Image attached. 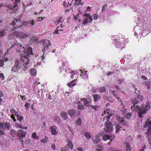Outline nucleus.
Returning a JSON list of instances; mask_svg holds the SVG:
<instances>
[{"label":"nucleus","mask_w":151,"mask_h":151,"mask_svg":"<svg viewBox=\"0 0 151 151\" xmlns=\"http://www.w3.org/2000/svg\"><path fill=\"white\" fill-rule=\"evenodd\" d=\"M10 111L11 113L14 114L16 112V111L15 109H11L10 110Z\"/></svg>","instance_id":"obj_49"},{"label":"nucleus","mask_w":151,"mask_h":151,"mask_svg":"<svg viewBox=\"0 0 151 151\" xmlns=\"http://www.w3.org/2000/svg\"><path fill=\"white\" fill-rule=\"evenodd\" d=\"M23 139L21 138V137H20V139H19V140L21 141V142L22 144V146H23L24 145V140Z\"/></svg>","instance_id":"obj_52"},{"label":"nucleus","mask_w":151,"mask_h":151,"mask_svg":"<svg viewBox=\"0 0 151 151\" xmlns=\"http://www.w3.org/2000/svg\"><path fill=\"white\" fill-rule=\"evenodd\" d=\"M125 147L126 151H130L131 150V146L128 143L126 144Z\"/></svg>","instance_id":"obj_18"},{"label":"nucleus","mask_w":151,"mask_h":151,"mask_svg":"<svg viewBox=\"0 0 151 151\" xmlns=\"http://www.w3.org/2000/svg\"><path fill=\"white\" fill-rule=\"evenodd\" d=\"M50 129L52 133L55 135H56L57 134L58 132L55 130V129L54 126H52L50 127Z\"/></svg>","instance_id":"obj_15"},{"label":"nucleus","mask_w":151,"mask_h":151,"mask_svg":"<svg viewBox=\"0 0 151 151\" xmlns=\"http://www.w3.org/2000/svg\"><path fill=\"white\" fill-rule=\"evenodd\" d=\"M91 91L93 93H95L96 92V89L95 88H93L92 89V90H91Z\"/></svg>","instance_id":"obj_56"},{"label":"nucleus","mask_w":151,"mask_h":151,"mask_svg":"<svg viewBox=\"0 0 151 151\" xmlns=\"http://www.w3.org/2000/svg\"><path fill=\"white\" fill-rule=\"evenodd\" d=\"M21 17H22V16L20 17L18 19V18L16 19H15V20L13 22V23L12 24V25H15L17 22L20 21H21Z\"/></svg>","instance_id":"obj_19"},{"label":"nucleus","mask_w":151,"mask_h":151,"mask_svg":"<svg viewBox=\"0 0 151 151\" xmlns=\"http://www.w3.org/2000/svg\"><path fill=\"white\" fill-rule=\"evenodd\" d=\"M78 109L79 110L83 109H84V106L82 105H81V103L79 102L78 103Z\"/></svg>","instance_id":"obj_20"},{"label":"nucleus","mask_w":151,"mask_h":151,"mask_svg":"<svg viewBox=\"0 0 151 151\" xmlns=\"http://www.w3.org/2000/svg\"><path fill=\"white\" fill-rule=\"evenodd\" d=\"M4 61L3 60H0V67L4 65Z\"/></svg>","instance_id":"obj_47"},{"label":"nucleus","mask_w":151,"mask_h":151,"mask_svg":"<svg viewBox=\"0 0 151 151\" xmlns=\"http://www.w3.org/2000/svg\"><path fill=\"white\" fill-rule=\"evenodd\" d=\"M107 5L106 4L104 5L102 7L101 12H104L105 10L107 7Z\"/></svg>","instance_id":"obj_35"},{"label":"nucleus","mask_w":151,"mask_h":151,"mask_svg":"<svg viewBox=\"0 0 151 151\" xmlns=\"http://www.w3.org/2000/svg\"><path fill=\"white\" fill-rule=\"evenodd\" d=\"M31 55H33V54L32 48L31 47H28L26 50L23 51L22 53L21 60L24 63V71L27 68V65L29 63V59L28 57Z\"/></svg>","instance_id":"obj_2"},{"label":"nucleus","mask_w":151,"mask_h":151,"mask_svg":"<svg viewBox=\"0 0 151 151\" xmlns=\"http://www.w3.org/2000/svg\"><path fill=\"white\" fill-rule=\"evenodd\" d=\"M118 120L120 122H123L124 120V117H119L118 119Z\"/></svg>","instance_id":"obj_33"},{"label":"nucleus","mask_w":151,"mask_h":151,"mask_svg":"<svg viewBox=\"0 0 151 151\" xmlns=\"http://www.w3.org/2000/svg\"><path fill=\"white\" fill-rule=\"evenodd\" d=\"M15 1V4H17L18 5V4L20 3V0H14Z\"/></svg>","instance_id":"obj_54"},{"label":"nucleus","mask_w":151,"mask_h":151,"mask_svg":"<svg viewBox=\"0 0 151 151\" xmlns=\"http://www.w3.org/2000/svg\"><path fill=\"white\" fill-rule=\"evenodd\" d=\"M31 74L32 75H35L36 74V70L35 69H32L31 70Z\"/></svg>","instance_id":"obj_36"},{"label":"nucleus","mask_w":151,"mask_h":151,"mask_svg":"<svg viewBox=\"0 0 151 151\" xmlns=\"http://www.w3.org/2000/svg\"><path fill=\"white\" fill-rule=\"evenodd\" d=\"M19 61L18 60H17L14 66V67L18 70L20 68V67L19 66Z\"/></svg>","instance_id":"obj_17"},{"label":"nucleus","mask_w":151,"mask_h":151,"mask_svg":"<svg viewBox=\"0 0 151 151\" xmlns=\"http://www.w3.org/2000/svg\"><path fill=\"white\" fill-rule=\"evenodd\" d=\"M76 151H83V149L81 148H78Z\"/></svg>","instance_id":"obj_61"},{"label":"nucleus","mask_w":151,"mask_h":151,"mask_svg":"<svg viewBox=\"0 0 151 151\" xmlns=\"http://www.w3.org/2000/svg\"><path fill=\"white\" fill-rule=\"evenodd\" d=\"M31 23H30L32 24V25H33L34 24H35V22L33 20H32L31 21Z\"/></svg>","instance_id":"obj_63"},{"label":"nucleus","mask_w":151,"mask_h":151,"mask_svg":"<svg viewBox=\"0 0 151 151\" xmlns=\"http://www.w3.org/2000/svg\"><path fill=\"white\" fill-rule=\"evenodd\" d=\"M18 44L16 43H14L12 44V46L9 49H11L13 47L15 46L16 47V46H17V45Z\"/></svg>","instance_id":"obj_48"},{"label":"nucleus","mask_w":151,"mask_h":151,"mask_svg":"<svg viewBox=\"0 0 151 151\" xmlns=\"http://www.w3.org/2000/svg\"><path fill=\"white\" fill-rule=\"evenodd\" d=\"M141 77H142V79H144V80H147V78H146V77H145L143 76H141Z\"/></svg>","instance_id":"obj_64"},{"label":"nucleus","mask_w":151,"mask_h":151,"mask_svg":"<svg viewBox=\"0 0 151 151\" xmlns=\"http://www.w3.org/2000/svg\"><path fill=\"white\" fill-rule=\"evenodd\" d=\"M76 113V111L73 110L71 109L70 110L68 113L70 116H72L75 115Z\"/></svg>","instance_id":"obj_16"},{"label":"nucleus","mask_w":151,"mask_h":151,"mask_svg":"<svg viewBox=\"0 0 151 151\" xmlns=\"http://www.w3.org/2000/svg\"><path fill=\"white\" fill-rule=\"evenodd\" d=\"M17 37L22 39L27 38L29 37V35L28 34H25L22 32H19L17 34Z\"/></svg>","instance_id":"obj_9"},{"label":"nucleus","mask_w":151,"mask_h":151,"mask_svg":"<svg viewBox=\"0 0 151 151\" xmlns=\"http://www.w3.org/2000/svg\"><path fill=\"white\" fill-rule=\"evenodd\" d=\"M25 106L27 108H28L30 106V104L28 103H27L25 105Z\"/></svg>","instance_id":"obj_58"},{"label":"nucleus","mask_w":151,"mask_h":151,"mask_svg":"<svg viewBox=\"0 0 151 151\" xmlns=\"http://www.w3.org/2000/svg\"><path fill=\"white\" fill-rule=\"evenodd\" d=\"M144 127L145 128L148 127L147 132H146V134L150 136L151 134V122L147 121L145 124L144 125Z\"/></svg>","instance_id":"obj_4"},{"label":"nucleus","mask_w":151,"mask_h":151,"mask_svg":"<svg viewBox=\"0 0 151 151\" xmlns=\"http://www.w3.org/2000/svg\"><path fill=\"white\" fill-rule=\"evenodd\" d=\"M68 144L64 147L61 148V151H67L69 149H72L73 148V145L72 142L70 140H68Z\"/></svg>","instance_id":"obj_5"},{"label":"nucleus","mask_w":151,"mask_h":151,"mask_svg":"<svg viewBox=\"0 0 151 151\" xmlns=\"http://www.w3.org/2000/svg\"><path fill=\"white\" fill-rule=\"evenodd\" d=\"M51 147L53 150H54L56 148V147L54 144H53L52 145Z\"/></svg>","instance_id":"obj_59"},{"label":"nucleus","mask_w":151,"mask_h":151,"mask_svg":"<svg viewBox=\"0 0 151 151\" xmlns=\"http://www.w3.org/2000/svg\"><path fill=\"white\" fill-rule=\"evenodd\" d=\"M16 47H17V48L16 49V51L17 52H19L20 51V50H19L18 48H19L20 47L19 46H16Z\"/></svg>","instance_id":"obj_60"},{"label":"nucleus","mask_w":151,"mask_h":151,"mask_svg":"<svg viewBox=\"0 0 151 151\" xmlns=\"http://www.w3.org/2000/svg\"><path fill=\"white\" fill-rule=\"evenodd\" d=\"M31 23V20H29V21H25L23 22V24L21 26H20L19 27H22L23 25H27Z\"/></svg>","instance_id":"obj_24"},{"label":"nucleus","mask_w":151,"mask_h":151,"mask_svg":"<svg viewBox=\"0 0 151 151\" xmlns=\"http://www.w3.org/2000/svg\"><path fill=\"white\" fill-rule=\"evenodd\" d=\"M98 90L99 92L101 93L103 92L106 93L107 90L105 86H103L99 88L98 89Z\"/></svg>","instance_id":"obj_14"},{"label":"nucleus","mask_w":151,"mask_h":151,"mask_svg":"<svg viewBox=\"0 0 151 151\" xmlns=\"http://www.w3.org/2000/svg\"><path fill=\"white\" fill-rule=\"evenodd\" d=\"M85 136L87 139H89L91 138V134L88 132H87L85 134Z\"/></svg>","instance_id":"obj_29"},{"label":"nucleus","mask_w":151,"mask_h":151,"mask_svg":"<svg viewBox=\"0 0 151 151\" xmlns=\"http://www.w3.org/2000/svg\"><path fill=\"white\" fill-rule=\"evenodd\" d=\"M63 17H60L58 20V22H62V19Z\"/></svg>","instance_id":"obj_62"},{"label":"nucleus","mask_w":151,"mask_h":151,"mask_svg":"<svg viewBox=\"0 0 151 151\" xmlns=\"http://www.w3.org/2000/svg\"><path fill=\"white\" fill-rule=\"evenodd\" d=\"M132 114L131 113H128L127 114V116H125V117L129 119L130 117V116L132 115Z\"/></svg>","instance_id":"obj_45"},{"label":"nucleus","mask_w":151,"mask_h":151,"mask_svg":"<svg viewBox=\"0 0 151 151\" xmlns=\"http://www.w3.org/2000/svg\"><path fill=\"white\" fill-rule=\"evenodd\" d=\"M0 77L2 78V80L4 79V76L2 73H0Z\"/></svg>","instance_id":"obj_53"},{"label":"nucleus","mask_w":151,"mask_h":151,"mask_svg":"<svg viewBox=\"0 0 151 151\" xmlns=\"http://www.w3.org/2000/svg\"><path fill=\"white\" fill-rule=\"evenodd\" d=\"M51 44L48 40L44 41L43 42L44 46L43 51H46L48 48L49 45H51Z\"/></svg>","instance_id":"obj_8"},{"label":"nucleus","mask_w":151,"mask_h":151,"mask_svg":"<svg viewBox=\"0 0 151 151\" xmlns=\"http://www.w3.org/2000/svg\"><path fill=\"white\" fill-rule=\"evenodd\" d=\"M76 83H75V81H72L70 82L68 84V85L70 87L71 86V85L72 84V86H73L74 85H75Z\"/></svg>","instance_id":"obj_38"},{"label":"nucleus","mask_w":151,"mask_h":151,"mask_svg":"<svg viewBox=\"0 0 151 151\" xmlns=\"http://www.w3.org/2000/svg\"><path fill=\"white\" fill-rule=\"evenodd\" d=\"M114 92H115L113 90H112L110 91L111 93V94L114 95V96H115V97L117 98L118 97L117 95L115 94V93Z\"/></svg>","instance_id":"obj_41"},{"label":"nucleus","mask_w":151,"mask_h":151,"mask_svg":"<svg viewBox=\"0 0 151 151\" xmlns=\"http://www.w3.org/2000/svg\"><path fill=\"white\" fill-rule=\"evenodd\" d=\"M8 7L10 8L11 10H12V11L10 12V13H15L16 12V9H17L18 7V5L17 4H15V3H14V5H11L8 6Z\"/></svg>","instance_id":"obj_7"},{"label":"nucleus","mask_w":151,"mask_h":151,"mask_svg":"<svg viewBox=\"0 0 151 151\" xmlns=\"http://www.w3.org/2000/svg\"><path fill=\"white\" fill-rule=\"evenodd\" d=\"M122 128V127L121 126L120 124H117L116 126V132H118L119 130H120V128Z\"/></svg>","instance_id":"obj_21"},{"label":"nucleus","mask_w":151,"mask_h":151,"mask_svg":"<svg viewBox=\"0 0 151 151\" xmlns=\"http://www.w3.org/2000/svg\"><path fill=\"white\" fill-rule=\"evenodd\" d=\"M110 116L108 117V119L106 122V126L104 128V131L107 133H111L113 130V127L111 122L109 121Z\"/></svg>","instance_id":"obj_3"},{"label":"nucleus","mask_w":151,"mask_h":151,"mask_svg":"<svg viewBox=\"0 0 151 151\" xmlns=\"http://www.w3.org/2000/svg\"><path fill=\"white\" fill-rule=\"evenodd\" d=\"M10 127L11 125L9 122H6L4 124H3V129H9L10 128Z\"/></svg>","instance_id":"obj_12"},{"label":"nucleus","mask_w":151,"mask_h":151,"mask_svg":"<svg viewBox=\"0 0 151 151\" xmlns=\"http://www.w3.org/2000/svg\"><path fill=\"white\" fill-rule=\"evenodd\" d=\"M109 139H110V140L112 139V140L114 139L115 138V136L114 135L112 136L111 134H110V135H109Z\"/></svg>","instance_id":"obj_46"},{"label":"nucleus","mask_w":151,"mask_h":151,"mask_svg":"<svg viewBox=\"0 0 151 151\" xmlns=\"http://www.w3.org/2000/svg\"><path fill=\"white\" fill-rule=\"evenodd\" d=\"M102 139L104 141L107 140L108 139H109V135L107 134H104V135H102Z\"/></svg>","instance_id":"obj_23"},{"label":"nucleus","mask_w":151,"mask_h":151,"mask_svg":"<svg viewBox=\"0 0 151 151\" xmlns=\"http://www.w3.org/2000/svg\"><path fill=\"white\" fill-rule=\"evenodd\" d=\"M100 139L98 137H96L95 139L93 140V143L95 144H97L100 141Z\"/></svg>","instance_id":"obj_26"},{"label":"nucleus","mask_w":151,"mask_h":151,"mask_svg":"<svg viewBox=\"0 0 151 151\" xmlns=\"http://www.w3.org/2000/svg\"><path fill=\"white\" fill-rule=\"evenodd\" d=\"M18 70L15 67H14L11 70V71L14 72H18Z\"/></svg>","instance_id":"obj_43"},{"label":"nucleus","mask_w":151,"mask_h":151,"mask_svg":"<svg viewBox=\"0 0 151 151\" xmlns=\"http://www.w3.org/2000/svg\"><path fill=\"white\" fill-rule=\"evenodd\" d=\"M81 101L83 102V104L84 105L88 107L90 106V103L86 99H81Z\"/></svg>","instance_id":"obj_11"},{"label":"nucleus","mask_w":151,"mask_h":151,"mask_svg":"<svg viewBox=\"0 0 151 151\" xmlns=\"http://www.w3.org/2000/svg\"><path fill=\"white\" fill-rule=\"evenodd\" d=\"M61 26L60 27L59 26H58V27L56 29L55 31V34H58L59 30H61V31L62 30L60 28L61 27H63L62 26V24H61Z\"/></svg>","instance_id":"obj_30"},{"label":"nucleus","mask_w":151,"mask_h":151,"mask_svg":"<svg viewBox=\"0 0 151 151\" xmlns=\"http://www.w3.org/2000/svg\"><path fill=\"white\" fill-rule=\"evenodd\" d=\"M145 84L147 86V87L149 86H150V83L149 81H145L144 82Z\"/></svg>","instance_id":"obj_42"},{"label":"nucleus","mask_w":151,"mask_h":151,"mask_svg":"<svg viewBox=\"0 0 151 151\" xmlns=\"http://www.w3.org/2000/svg\"><path fill=\"white\" fill-rule=\"evenodd\" d=\"M150 136H149V135H148V136H147V137L148 139V141L150 144V145L151 146V137H150V138H149L150 137Z\"/></svg>","instance_id":"obj_44"},{"label":"nucleus","mask_w":151,"mask_h":151,"mask_svg":"<svg viewBox=\"0 0 151 151\" xmlns=\"http://www.w3.org/2000/svg\"><path fill=\"white\" fill-rule=\"evenodd\" d=\"M17 119L20 122H21L23 119V117L22 116H20L19 115L17 116Z\"/></svg>","instance_id":"obj_39"},{"label":"nucleus","mask_w":151,"mask_h":151,"mask_svg":"<svg viewBox=\"0 0 151 151\" xmlns=\"http://www.w3.org/2000/svg\"><path fill=\"white\" fill-rule=\"evenodd\" d=\"M93 16V18L95 20H97L99 18V16L98 15L96 14H94Z\"/></svg>","instance_id":"obj_40"},{"label":"nucleus","mask_w":151,"mask_h":151,"mask_svg":"<svg viewBox=\"0 0 151 151\" xmlns=\"http://www.w3.org/2000/svg\"><path fill=\"white\" fill-rule=\"evenodd\" d=\"M60 115L64 119L66 120L67 119V114L66 112L62 111L60 113Z\"/></svg>","instance_id":"obj_13"},{"label":"nucleus","mask_w":151,"mask_h":151,"mask_svg":"<svg viewBox=\"0 0 151 151\" xmlns=\"http://www.w3.org/2000/svg\"><path fill=\"white\" fill-rule=\"evenodd\" d=\"M32 137L33 138L35 139H38L39 138L38 136H37L36 133H33L32 134Z\"/></svg>","instance_id":"obj_31"},{"label":"nucleus","mask_w":151,"mask_h":151,"mask_svg":"<svg viewBox=\"0 0 151 151\" xmlns=\"http://www.w3.org/2000/svg\"><path fill=\"white\" fill-rule=\"evenodd\" d=\"M10 133L11 135L13 137H15L17 134L16 132L14 129H12L10 131Z\"/></svg>","instance_id":"obj_25"},{"label":"nucleus","mask_w":151,"mask_h":151,"mask_svg":"<svg viewBox=\"0 0 151 151\" xmlns=\"http://www.w3.org/2000/svg\"><path fill=\"white\" fill-rule=\"evenodd\" d=\"M26 133V132L23 130L19 129L18 130L17 135L18 137H19V139H20V137L21 138L23 139V138L25 137Z\"/></svg>","instance_id":"obj_6"},{"label":"nucleus","mask_w":151,"mask_h":151,"mask_svg":"<svg viewBox=\"0 0 151 151\" xmlns=\"http://www.w3.org/2000/svg\"><path fill=\"white\" fill-rule=\"evenodd\" d=\"M92 96L95 102L99 101L100 99L101 98V97L100 95L97 94L93 95Z\"/></svg>","instance_id":"obj_10"},{"label":"nucleus","mask_w":151,"mask_h":151,"mask_svg":"<svg viewBox=\"0 0 151 151\" xmlns=\"http://www.w3.org/2000/svg\"><path fill=\"white\" fill-rule=\"evenodd\" d=\"M83 16L84 17H86L87 18H89V19L90 20H92L93 19L92 17V16H91L89 14H88L86 13H85L83 15Z\"/></svg>","instance_id":"obj_28"},{"label":"nucleus","mask_w":151,"mask_h":151,"mask_svg":"<svg viewBox=\"0 0 151 151\" xmlns=\"http://www.w3.org/2000/svg\"><path fill=\"white\" fill-rule=\"evenodd\" d=\"M30 141H31V140H30L28 139L27 140L25 141V142L24 143H25V144H26L28 145L30 143Z\"/></svg>","instance_id":"obj_51"},{"label":"nucleus","mask_w":151,"mask_h":151,"mask_svg":"<svg viewBox=\"0 0 151 151\" xmlns=\"http://www.w3.org/2000/svg\"><path fill=\"white\" fill-rule=\"evenodd\" d=\"M99 108V106L97 105L92 106L91 108L95 110H97Z\"/></svg>","instance_id":"obj_34"},{"label":"nucleus","mask_w":151,"mask_h":151,"mask_svg":"<svg viewBox=\"0 0 151 151\" xmlns=\"http://www.w3.org/2000/svg\"><path fill=\"white\" fill-rule=\"evenodd\" d=\"M85 20L83 23V24L85 25L86 24L88 23V22H91L92 20H90L88 18L86 17L85 18Z\"/></svg>","instance_id":"obj_22"},{"label":"nucleus","mask_w":151,"mask_h":151,"mask_svg":"<svg viewBox=\"0 0 151 151\" xmlns=\"http://www.w3.org/2000/svg\"><path fill=\"white\" fill-rule=\"evenodd\" d=\"M47 142V140L44 139H42L41 140V142L42 143H45Z\"/></svg>","instance_id":"obj_57"},{"label":"nucleus","mask_w":151,"mask_h":151,"mask_svg":"<svg viewBox=\"0 0 151 151\" xmlns=\"http://www.w3.org/2000/svg\"><path fill=\"white\" fill-rule=\"evenodd\" d=\"M81 119L80 118H78L76 124L78 125H80L81 124Z\"/></svg>","instance_id":"obj_37"},{"label":"nucleus","mask_w":151,"mask_h":151,"mask_svg":"<svg viewBox=\"0 0 151 151\" xmlns=\"http://www.w3.org/2000/svg\"><path fill=\"white\" fill-rule=\"evenodd\" d=\"M75 1L76 3H75L74 5L77 6L78 4H79L82 5L83 4V3H81V0H74Z\"/></svg>","instance_id":"obj_27"},{"label":"nucleus","mask_w":151,"mask_h":151,"mask_svg":"<svg viewBox=\"0 0 151 151\" xmlns=\"http://www.w3.org/2000/svg\"><path fill=\"white\" fill-rule=\"evenodd\" d=\"M98 148H99V149H100V150H102L103 149V146H102V145H99L98 146Z\"/></svg>","instance_id":"obj_55"},{"label":"nucleus","mask_w":151,"mask_h":151,"mask_svg":"<svg viewBox=\"0 0 151 151\" xmlns=\"http://www.w3.org/2000/svg\"><path fill=\"white\" fill-rule=\"evenodd\" d=\"M142 96L140 95H138L137 97L133 99L132 101L134 105L132 106L131 107L132 111H134L135 110H137L138 113V116L140 118L143 117L142 115L145 114L146 111L149 110L150 107V105L148 104L142 105L140 107L138 105L135 106L136 104H139L140 102L142 101Z\"/></svg>","instance_id":"obj_1"},{"label":"nucleus","mask_w":151,"mask_h":151,"mask_svg":"<svg viewBox=\"0 0 151 151\" xmlns=\"http://www.w3.org/2000/svg\"><path fill=\"white\" fill-rule=\"evenodd\" d=\"M6 30H3L0 31V35L2 36H4L5 34L6 33Z\"/></svg>","instance_id":"obj_32"},{"label":"nucleus","mask_w":151,"mask_h":151,"mask_svg":"<svg viewBox=\"0 0 151 151\" xmlns=\"http://www.w3.org/2000/svg\"><path fill=\"white\" fill-rule=\"evenodd\" d=\"M16 126L17 127H18L20 128H22V126L21 125L19 124L18 123H16Z\"/></svg>","instance_id":"obj_50"}]
</instances>
